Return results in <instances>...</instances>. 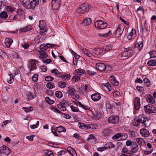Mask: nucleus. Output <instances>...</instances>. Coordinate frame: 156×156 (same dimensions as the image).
Returning <instances> with one entry per match:
<instances>
[{"instance_id":"nucleus-28","label":"nucleus","mask_w":156,"mask_h":156,"mask_svg":"<svg viewBox=\"0 0 156 156\" xmlns=\"http://www.w3.org/2000/svg\"><path fill=\"white\" fill-rule=\"evenodd\" d=\"M136 141L140 145H144L145 144V141L141 138H137Z\"/></svg>"},{"instance_id":"nucleus-3","label":"nucleus","mask_w":156,"mask_h":156,"mask_svg":"<svg viewBox=\"0 0 156 156\" xmlns=\"http://www.w3.org/2000/svg\"><path fill=\"white\" fill-rule=\"evenodd\" d=\"M147 120V118L146 116L143 114L140 115L136 120V122H133V124L135 126H138L139 125V123L144 124V127H146V124L145 123Z\"/></svg>"},{"instance_id":"nucleus-17","label":"nucleus","mask_w":156,"mask_h":156,"mask_svg":"<svg viewBox=\"0 0 156 156\" xmlns=\"http://www.w3.org/2000/svg\"><path fill=\"white\" fill-rule=\"evenodd\" d=\"M140 133L141 135L144 137H148L150 135L149 131L145 128H142L140 130Z\"/></svg>"},{"instance_id":"nucleus-51","label":"nucleus","mask_w":156,"mask_h":156,"mask_svg":"<svg viewBox=\"0 0 156 156\" xmlns=\"http://www.w3.org/2000/svg\"><path fill=\"white\" fill-rule=\"evenodd\" d=\"M121 135H122L121 137H122V140H125L127 137V135L125 133H121Z\"/></svg>"},{"instance_id":"nucleus-11","label":"nucleus","mask_w":156,"mask_h":156,"mask_svg":"<svg viewBox=\"0 0 156 156\" xmlns=\"http://www.w3.org/2000/svg\"><path fill=\"white\" fill-rule=\"evenodd\" d=\"M119 121V116L117 115H112L109 117L108 119V122L112 124L117 123Z\"/></svg>"},{"instance_id":"nucleus-8","label":"nucleus","mask_w":156,"mask_h":156,"mask_svg":"<svg viewBox=\"0 0 156 156\" xmlns=\"http://www.w3.org/2000/svg\"><path fill=\"white\" fill-rule=\"evenodd\" d=\"M94 25L96 28L100 29H103L107 26V23L105 22L102 20L96 21Z\"/></svg>"},{"instance_id":"nucleus-47","label":"nucleus","mask_w":156,"mask_h":156,"mask_svg":"<svg viewBox=\"0 0 156 156\" xmlns=\"http://www.w3.org/2000/svg\"><path fill=\"white\" fill-rule=\"evenodd\" d=\"M51 109L52 110L55 112H57L58 113H61V112L56 108L54 107V106H51Z\"/></svg>"},{"instance_id":"nucleus-44","label":"nucleus","mask_w":156,"mask_h":156,"mask_svg":"<svg viewBox=\"0 0 156 156\" xmlns=\"http://www.w3.org/2000/svg\"><path fill=\"white\" fill-rule=\"evenodd\" d=\"M113 96L114 97H116L120 96V93L119 91H114L113 92Z\"/></svg>"},{"instance_id":"nucleus-1","label":"nucleus","mask_w":156,"mask_h":156,"mask_svg":"<svg viewBox=\"0 0 156 156\" xmlns=\"http://www.w3.org/2000/svg\"><path fill=\"white\" fill-rule=\"evenodd\" d=\"M82 53L86 57L92 58L94 56V54L95 55H99L102 53L103 50L99 48H94L92 51L86 49L85 48H83L82 50Z\"/></svg>"},{"instance_id":"nucleus-35","label":"nucleus","mask_w":156,"mask_h":156,"mask_svg":"<svg viewBox=\"0 0 156 156\" xmlns=\"http://www.w3.org/2000/svg\"><path fill=\"white\" fill-rule=\"evenodd\" d=\"M70 108L73 112H77L79 111V109L78 108L73 105H71L70 106Z\"/></svg>"},{"instance_id":"nucleus-59","label":"nucleus","mask_w":156,"mask_h":156,"mask_svg":"<svg viewBox=\"0 0 156 156\" xmlns=\"http://www.w3.org/2000/svg\"><path fill=\"white\" fill-rule=\"evenodd\" d=\"M106 149V147H98L97 149V150L98 151H102Z\"/></svg>"},{"instance_id":"nucleus-43","label":"nucleus","mask_w":156,"mask_h":156,"mask_svg":"<svg viewBox=\"0 0 156 156\" xmlns=\"http://www.w3.org/2000/svg\"><path fill=\"white\" fill-rule=\"evenodd\" d=\"M149 53L151 55V58H153L156 57V51L153 50L152 51H150Z\"/></svg>"},{"instance_id":"nucleus-9","label":"nucleus","mask_w":156,"mask_h":156,"mask_svg":"<svg viewBox=\"0 0 156 156\" xmlns=\"http://www.w3.org/2000/svg\"><path fill=\"white\" fill-rule=\"evenodd\" d=\"M37 60L34 59L30 60L29 61L28 67L30 69V72L33 70L37 68L36 64L38 63Z\"/></svg>"},{"instance_id":"nucleus-30","label":"nucleus","mask_w":156,"mask_h":156,"mask_svg":"<svg viewBox=\"0 0 156 156\" xmlns=\"http://www.w3.org/2000/svg\"><path fill=\"white\" fill-rule=\"evenodd\" d=\"M57 131L58 133L65 132L66 131V129L64 127L62 126H59L57 127Z\"/></svg>"},{"instance_id":"nucleus-31","label":"nucleus","mask_w":156,"mask_h":156,"mask_svg":"<svg viewBox=\"0 0 156 156\" xmlns=\"http://www.w3.org/2000/svg\"><path fill=\"white\" fill-rule=\"evenodd\" d=\"M58 85L59 87L64 88L66 86V83L64 82L60 81L58 82Z\"/></svg>"},{"instance_id":"nucleus-56","label":"nucleus","mask_w":156,"mask_h":156,"mask_svg":"<svg viewBox=\"0 0 156 156\" xmlns=\"http://www.w3.org/2000/svg\"><path fill=\"white\" fill-rule=\"evenodd\" d=\"M37 76L38 75L37 74H34L32 78V80L34 82L37 81L38 80Z\"/></svg>"},{"instance_id":"nucleus-54","label":"nucleus","mask_w":156,"mask_h":156,"mask_svg":"<svg viewBox=\"0 0 156 156\" xmlns=\"http://www.w3.org/2000/svg\"><path fill=\"white\" fill-rule=\"evenodd\" d=\"M40 68L41 69L42 71L43 72H46L47 69L46 67L44 66H40Z\"/></svg>"},{"instance_id":"nucleus-49","label":"nucleus","mask_w":156,"mask_h":156,"mask_svg":"<svg viewBox=\"0 0 156 156\" xmlns=\"http://www.w3.org/2000/svg\"><path fill=\"white\" fill-rule=\"evenodd\" d=\"M45 80L47 81H51L53 80L54 78L51 76H46L45 77Z\"/></svg>"},{"instance_id":"nucleus-2","label":"nucleus","mask_w":156,"mask_h":156,"mask_svg":"<svg viewBox=\"0 0 156 156\" xmlns=\"http://www.w3.org/2000/svg\"><path fill=\"white\" fill-rule=\"evenodd\" d=\"M23 6L26 9H33L38 4V0H33L31 2L30 0H19Z\"/></svg>"},{"instance_id":"nucleus-7","label":"nucleus","mask_w":156,"mask_h":156,"mask_svg":"<svg viewBox=\"0 0 156 156\" xmlns=\"http://www.w3.org/2000/svg\"><path fill=\"white\" fill-rule=\"evenodd\" d=\"M124 29V24H122L119 25L115 33V37H119L123 33Z\"/></svg>"},{"instance_id":"nucleus-4","label":"nucleus","mask_w":156,"mask_h":156,"mask_svg":"<svg viewBox=\"0 0 156 156\" xmlns=\"http://www.w3.org/2000/svg\"><path fill=\"white\" fill-rule=\"evenodd\" d=\"M90 9V6L87 4H82L77 10V13L79 14H83L85 12L88 11Z\"/></svg>"},{"instance_id":"nucleus-14","label":"nucleus","mask_w":156,"mask_h":156,"mask_svg":"<svg viewBox=\"0 0 156 156\" xmlns=\"http://www.w3.org/2000/svg\"><path fill=\"white\" fill-rule=\"evenodd\" d=\"M95 66L97 70L101 71H104L106 68V66L105 64L102 63H97Z\"/></svg>"},{"instance_id":"nucleus-38","label":"nucleus","mask_w":156,"mask_h":156,"mask_svg":"<svg viewBox=\"0 0 156 156\" xmlns=\"http://www.w3.org/2000/svg\"><path fill=\"white\" fill-rule=\"evenodd\" d=\"M94 114L98 119H99L102 117L101 115L99 112L95 111L94 112Z\"/></svg>"},{"instance_id":"nucleus-21","label":"nucleus","mask_w":156,"mask_h":156,"mask_svg":"<svg viewBox=\"0 0 156 156\" xmlns=\"http://www.w3.org/2000/svg\"><path fill=\"white\" fill-rule=\"evenodd\" d=\"M121 136V133H117L112 136V139L115 141H120L122 140Z\"/></svg>"},{"instance_id":"nucleus-18","label":"nucleus","mask_w":156,"mask_h":156,"mask_svg":"<svg viewBox=\"0 0 156 156\" xmlns=\"http://www.w3.org/2000/svg\"><path fill=\"white\" fill-rule=\"evenodd\" d=\"M109 80L111 83L115 86H117L119 84V82L116 79L115 77L112 75L109 78Z\"/></svg>"},{"instance_id":"nucleus-20","label":"nucleus","mask_w":156,"mask_h":156,"mask_svg":"<svg viewBox=\"0 0 156 156\" xmlns=\"http://www.w3.org/2000/svg\"><path fill=\"white\" fill-rule=\"evenodd\" d=\"M106 32L104 34H98V35L102 37H106L110 36L112 34L111 30L109 28H107L106 29Z\"/></svg>"},{"instance_id":"nucleus-16","label":"nucleus","mask_w":156,"mask_h":156,"mask_svg":"<svg viewBox=\"0 0 156 156\" xmlns=\"http://www.w3.org/2000/svg\"><path fill=\"white\" fill-rule=\"evenodd\" d=\"M10 150V149L9 148L4 145L0 147V152L1 153L5 154L8 155L9 154V151Z\"/></svg>"},{"instance_id":"nucleus-26","label":"nucleus","mask_w":156,"mask_h":156,"mask_svg":"<svg viewBox=\"0 0 156 156\" xmlns=\"http://www.w3.org/2000/svg\"><path fill=\"white\" fill-rule=\"evenodd\" d=\"M91 19L90 18H85L83 22V23L85 25H90L91 23Z\"/></svg>"},{"instance_id":"nucleus-41","label":"nucleus","mask_w":156,"mask_h":156,"mask_svg":"<svg viewBox=\"0 0 156 156\" xmlns=\"http://www.w3.org/2000/svg\"><path fill=\"white\" fill-rule=\"evenodd\" d=\"M61 116L65 118L69 119L71 117V116L66 113L61 112Z\"/></svg>"},{"instance_id":"nucleus-50","label":"nucleus","mask_w":156,"mask_h":156,"mask_svg":"<svg viewBox=\"0 0 156 156\" xmlns=\"http://www.w3.org/2000/svg\"><path fill=\"white\" fill-rule=\"evenodd\" d=\"M80 77L78 76H75L73 77L72 81L73 82H76L80 80Z\"/></svg>"},{"instance_id":"nucleus-39","label":"nucleus","mask_w":156,"mask_h":156,"mask_svg":"<svg viewBox=\"0 0 156 156\" xmlns=\"http://www.w3.org/2000/svg\"><path fill=\"white\" fill-rule=\"evenodd\" d=\"M55 96L59 98L62 97V94L61 92L60 91H56L55 92Z\"/></svg>"},{"instance_id":"nucleus-10","label":"nucleus","mask_w":156,"mask_h":156,"mask_svg":"<svg viewBox=\"0 0 156 156\" xmlns=\"http://www.w3.org/2000/svg\"><path fill=\"white\" fill-rule=\"evenodd\" d=\"M69 102L66 100H63L61 103L57 105V107L61 111H65L66 110V108L64 105H68Z\"/></svg>"},{"instance_id":"nucleus-37","label":"nucleus","mask_w":156,"mask_h":156,"mask_svg":"<svg viewBox=\"0 0 156 156\" xmlns=\"http://www.w3.org/2000/svg\"><path fill=\"white\" fill-rule=\"evenodd\" d=\"M103 85L110 91L111 90V87L110 84L109 83H106L103 84Z\"/></svg>"},{"instance_id":"nucleus-24","label":"nucleus","mask_w":156,"mask_h":156,"mask_svg":"<svg viewBox=\"0 0 156 156\" xmlns=\"http://www.w3.org/2000/svg\"><path fill=\"white\" fill-rule=\"evenodd\" d=\"M132 151L133 153H136L137 152L139 149L138 147L136 142H133V144L131 145Z\"/></svg>"},{"instance_id":"nucleus-57","label":"nucleus","mask_w":156,"mask_h":156,"mask_svg":"<svg viewBox=\"0 0 156 156\" xmlns=\"http://www.w3.org/2000/svg\"><path fill=\"white\" fill-rule=\"evenodd\" d=\"M90 127L91 129H96L98 128V126L95 124H90Z\"/></svg>"},{"instance_id":"nucleus-52","label":"nucleus","mask_w":156,"mask_h":156,"mask_svg":"<svg viewBox=\"0 0 156 156\" xmlns=\"http://www.w3.org/2000/svg\"><path fill=\"white\" fill-rule=\"evenodd\" d=\"M136 88L140 92H141L144 90V88L143 87L138 86L136 87Z\"/></svg>"},{"instance_id":"nucleus-46","label":"nucleus","mask_w":156,"mask_h":156,"mask_svg":"<svg viewBox=\"0 0 156 156\" xmlns=\"http://www.w3.org/2000/svg\"><path fill=\"white\" fill-rule=\"evenodd\" d=\"M46 86L49 89H52L55 87L54 84H52L50 83H48L46 85Z\"/></svg>"},{"instance_id":"nucleus-22","label":"nucleus","mask_w":156,"mask_h":156,"mask_svg":"<svg viewBox=\"0 0 156 156\" xmlns=\"http://www.w3.org/2000/svg\"><path fill=\"white\" fill-rule=\"evenodd\" d=\"M13 42V40L10 38H7L5 40V43L8 48L10 47Z\"/></svg>"},{"instance_id":"nucleus-60","label":"nucleus","mask_w":156,"mask_h":156,"mask_svg":"<svg viewBox=\"0 0 156 156\" xmlns=\"http://www.w3.org/2000/svg\"><path fill=\"white\" fill-rule=\"evenodd\" d=\"M51 73H54L56 75H58L59 74V72L56 69H54L53 70L51 71Z\"/></svg>"},{"instance_id":"nucleus-27","label":"nucleus","mask_w":156,"mask_h":156,"mask_svg":"<svg viewBox=\"0 0 156 156\" xmlns=\"http://www.w3.org/2000/svg\"><path fill=\"white\" fill-rule=\"evenodd\" d=\"M32 29V27L30 25H28L25 27L21 28L20 30L23 32H25L27 31H29L31 30Z\"/></svg>"},{"instance_id":"nucleus-33","label":"nucleus","mask_w":156,"mask_h":156,"mask_svg":"<svg viewBox=\"0 0 156 156\" xmlns=\"http://www.w3.org/2000/svg\"><path fill=\"white\" fill-rule=\"evenodd\" d=\"M8 15L5 11L2 12L0 14V17L2 18L6 19L7 18Z\"/></svg>"},{"instance_id":"nucleus-64","label":"nucleus","mask_w":156,"mask_h":156,"mask_svg":"<svg viewBox=\"0 0 156 156\" xmlns=\"http://www.w3.org/2000/svg\"><path fill=\"white\" fill-rule=\"evenodd\" d=\"M70 153L73 156H76V154L75 151L73 149L71 150Z\"/></svg>"},{"instance_id":"nucleus-32","label":"nucleus","mask_w":156,"mask_h":156,"mask_svg":"<svg viewBox=\"0 0 156 156\" xmlns=\"http://www.w3.org/2000/svg\"><path fill=\"white\" fill-rule=\"evenodd\" d=\"M143 43L142 42H137L135 45L136 48H138L139 50H141L143 47Z\"/></svg>"},{"instance_id":"nucleus-58","label":"nucleus","mask_w":156,"mask_h":156,"mask_svg":"<svg viewBox=\"0 0 156 156\" xmlns=\"http://www.w3.org/2000/svg\"><path fill=\"white\" fill-rule=\"evenodd\" d=\"M78 105H80V107H82L85 110H88L89 109L87 107V106H85L83 105L81 103H78Z\"/></svg>"},{"instance_id":"nucleus-36","label":"nucleus","mask_w":156,"mask_h":156,"mask_svg":"<svg viewBox=\"0 0 156 156\" xmlns=\"http://www.w3.org/2000/svg\"><path fill=\"white\" fill-rule=\"evenodd\" d=\"M13 77H12L9 75H8L7 77V81L9 83H11L13 82Z\"/></svg>"},{"instance_id":"nucleus-29","label":"nucleus","mask_w":156,"mask_h":156,"mask_svg":"<svg viewBox=\"0 0 156 156\" xmlns=\"http://www.w3.org/2000/svg\"><path fill=\"white\" fill-rule=\"evenodd\" d=\"M147 64L149 66H154L156 65V60H150L147 62Z\"/></svg>"},{"instance_id":"nucleus-5","label":"nucleus","mask_w":156,"mask_h":156,"mask_svg":"<svg viewBox=\"0 0 156 156\" xmlns=\"http://www.w3.org/2000/svg\"><path fill=\"white\" fill-rule=\"evenodd\" d=\"M146 113L148 114L156 112V108L151 104H149L144 106Z\"/></svg>"},{"instance_id":"nucleus-61","label":"nucleus","mask_w":156,"mask_h":156,"mask_svg":"<svg viewBox=\"0 0 156 156\" xmlns=\"http://www.w3.org/2000/svg\"><path fill=\"white\" fill-rule=\"evenodd\" d=\"M131 142L130 140H127L126 142V144L127 146H129L130 145H132L133 144V142Z\"/></svg>"},{"instance_id":"nucleus-62","label":"nucleus","mask_w":156,"mask_h":156,"mask_svg":"<svg viewBox=\"0 0 156 156\" xmlns=\"http://www.w3.org/2000/svg\"><path fill=\"white\" fill-rule=\"evenodd\" d=\"M7 10L9 12H13L14 11V9L11 6H8L6 7Z\"/></svg>"},{"instance_id":"nucleus-42","label":"nucleus","mask_w":156,"mask_h":156,"mask_svg":"<svg viewBox=\"0 0 156 156\" xmlns=\"http://www.w3.org/2000/svg\"><path fill=\"white\" fill-rule=\"evenodd\" d=\"M47 56L48 54L45 51L43 52L42 53H40V55L39 56L40 57L42 58H45Z\"/></svg>"},{"instance_id":"nucleus-53","label":"nucleus","mask_w":156,"mask_h":156,"mask_svg":"<svg viewBox=\"0 0 156 156\" xmlns=\"http://www.w3.org/2000/svg\"><path fill=\"white\" fill-rule=\"evenodd\" d=\"M43 62L45 63L48 64L51 62V60L50 59H43Z\"/></svg>"},{"instance_id":"nucleus-63","label":"nucleus","mask_w":156,"mask_h":156,"mask_svg":"<svg viewBox=\"0 0 156 156\" xmlns=\"http://www.w3.org/2000/svg\"><path fill=\"white\" fill-rule=\"evenodd\" d=\"M33 98V95L31 94L30 93L29 94H28L27 99L29 101H30V100L32 99Z\"/></svg>"},{"instance_id":"nucleus-13","label":"nucleus","mask_w":156,"mask_h":156,"mask_svg":"<svg viewBox=\"0 0 156 156\" xmlns=\"http://www.w3.org/2000/svg\"><path fill=\"white\" fill-rule=\"evenodd\" d=\"M59 0H52L51 7L53 10H58L60 6Z\"/></svg>"},{"instance_id":"nucleus-6","label":"nucleus","mask_w":156,"mask_h":156,"mask_svg":"<svg viewBox=\"0 0 156 156\" xmlns=\"http://www.w3.org/2000/svg\"><path fill=\"white\" fill-rule=\"evenodd\" d=\"M75 92V89L72 87H69L67 88V91L66 94H67L71 96V98L73 99H77L79 96L77 94L76 95Z\"/></svg>"},{"instance_id":"nucleus-34","label":"nucleus","mask_w":156,"mask_h":156,"mask_svg":"<svg viewBox=\"0 0 156 156\" xmlns=\"http://www.w3.org/2000/svg\"><path fill=\"white\" fill-rule=\"evenodd\" d=\"M42 39L43 38H41V36H38L36 37L35 38V42L37 43H39L43 41L42 40Z\"/></svg>"},{"instance_id":"nucleus-23","label":"nucleus","mask_w":156,"mask_h":156,"mask_svg":"<svg viewBox=\"0 0 156 156\" xmlns=\"http://www.w3.org/2000/svg\"><path fill=\"white\" fill-rule=\"evenodd\" d=\"M92 99L94 101H98L101 98L100 95L97 93H95L91 95Z\"/></svg>"},{"instance_id":"nucleus-19","label":"nucleus","mask_w":156,"mask_h":156,"mask_svg":"<svg viewBox=\"0 0 156 156\" xmlns=\"http://www.w3.org/2000/svg\"><path fill=\"white\" fill-rule=\"evenodd\" d=\"M42 23H43V21H40V24L39 25V27L40 30V33L41 34V35H43L44 34H45V32H46V30L44 28L45 26L44 25H43L41 24Z\"/></svg>"},{"instance_id":"nucleus-40","label":"nucleus","mask_w":156,"mask_h":156,"mask_svg":"<svg viewBox=\"0 0 156 156\" xmlns=\"http://www.w3.org/2000/svg\"><path fill=\"white\" fill-rule=\"evenodd\" d=\"M22 109L26 112H30L33 110L32 107H30L29 108L23 107Z\"/></svg>"},{"instance_id":"nucleus-45","label":"nucleus","mask_w":156,"mask_h":156,"mask_svg":"<svg viewBox=\"0 0 156 156\" xmlns=\"http://www.w3.org/2000/svg\"><path fill=\"white\" fill-rule=\"evenodd\" d=\"M45 99L46 101L49 104H51L54 103V101L50 100L49 97H46Z\"/></svg>"},{"instance_id":"nucleus-12","label":"nucleus","mask_w":156,"mask_h":156,"mask_svg":"<svg viewBox=\"0 0 156 156\" xmlns=\"http://www.w3.org/2000/svg\"><path fill=\"white\" fill-rule=\"evenodd\" d=\"M133 51L129 48H126V50L122 52V56L126 57H130L133 54Z\"/></svg>"},{"instance_id":"nucleus-25","label":"nucleus","mask_w":156,"mask_h":156,"mask_svg":"<svg viewBox=\"0 0 156 156\" xmlns=\"http://www.w3.org/2000/svg\"><path fill=\"white\" fill-rule=\"evenodd\" d=\"M147 100L148 103L153 104L155 102V100L152 96L149 95L147 98Z\"/></svg>"},{"instance_id":"nucleus-48","label":"nucleus","mask_w":156,"mask_h":156,"mask_svg":"<svg viewBox=\"0 0 156 156\" xmlns=\"http://www.w3.org/2000/svg\"><path fill=\"white\" fill-rule=\"evenodd\" d=\"M70 76L68 75H63L61 77L62 79H64L65 80H68L70 78Z\"/></svg>"},{"instance_id":"nucleus-15","label":"nucleus","mask_w":156,"mask_h":156,"mask_svg":"<svg viewBox=\"0 0 156 156\" xmlns=\"http://www.w3.org/2000/svg\"><path fill=\"white\" fill-rule=\"evenodd\" d=\"M134 108L136 110H138L140 108V101L139 98L136 97L133 100Z\"/></svg>"},{"instance_id":"nucleus-55","label":"nucleus","mask_w":156,"mask_h":156,"mask_svg":"<svg viewBox=\"0 0 156 156\" xmlns=\"http://www.w3.org/2000/svg\"><path fill=\"white\" fill-rule=\"evenodd\" d=\"M35 136L34 135H31V136H27L26 137V138L28 140H29L30 141H32L33 140V138Z\"/></svg>"}]
</instances>
